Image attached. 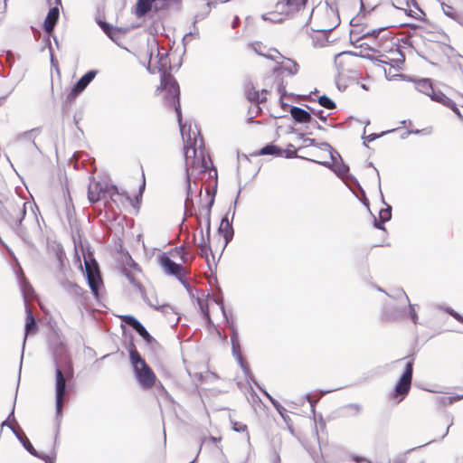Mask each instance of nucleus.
<instances>
[{
	"label": "nucleus",
	"mask_w": 463,
	"mask_h": 463,
	"mask_svg": "<svg viewBox=\"0 0 463 463\" xmlns=\"http://www.w3.org/2000/svg\"><path fill=\"white\" fill-rule=\"evenodd\" d=\"M52 353L55 366V410L60 422L62 418L64 399L70 392V382L74 375L71 357L61 342L52 343Z\"/></svg>",
	"instance_id": "1"
},
{
	"label": "nucleus",
	"mask_w": 463,
	"mask_h": 463,
	"mask_svg": "<svg viewBox=\"0 0 463 463\" xmlns=\"http://www.w3.org/2000/svg\"><path fill=\"white\" fill-rule=\"evenodd\" d=\"M164 57L159 58L158 71L160 72V88L166 90L165 103L168 108H173L176 113L177 121L182 138L184 139L186 123H183L182 110L180 104V88L176 80L170 73L171 65L167 51L164 52Z\"/></svg>",
	"instance_id": "2"
},
{
	"label": "nucleus",
	"mask_w": 463,
	"mask_h": 463,
	"mask_svg": "<svg viewBox=\"0 0 463 463\" xmlns=\"http://www.w3.org/2000/svg\"><path fill=\"white\" fill-rule=\"evenodd\" d=\"M191 124L188 127V133L184 132V139L183 140L186 142L184 146V158H185V169H186V196L193 197V194L195 190L198 189V184L195 181H191V176L194 175L196 167H195V156L197 155L196 150V136L195 132L193 131L194 138L191 137Z\"/></svg>",
	"instance_id": "3"
},
{
	"label": "nucleus",
	"mask_w": 463,
	"mask_h": 463,
	"mask_svg": "<svg viewBox=\"0 0 463 463\" xmlns=\"http://www.w3.org/2000/svg\"><path fill=\"white\" fill-rule=\"evenodd\" d=\"M16 277L17 280L20 285V288L22 291V294L24 296V301L25 306V313H26V321H25V326H24V335L23 340V347H22V355H21V363L20 366L23 363V357H24V346L27 340V336L29 335L35 334L38 331V323L37 320L31 310V308L28 306L27 298L31 293H33V288L25 278L23 269L21 267H19L18 270L16 271Z\"/></svg>",
	"instance_id": "4"
},
{
	"label": "nucleus",
	"mask_w": 463,
	"mask_h": 463,
	"mask_svg": "<svg viewBox=\"0 0 463 463\" xmlns=\"http://www.w3.org/2000/svg\"><path fill=\"white\" fill-rule=\"evenodd\" d=\"M413 375V362H407L405 368L400 376L399 380L395 383L394 389L392 393V398L396 400L399 403L402 402L405 397L409 394L411 387Z\"/></svg>",
	"instance_id": "5"
},
{
	"label": "nucleus",
	"mask_w": 463,
	"mask_h": 463,
	"mask_svg": "<svg viewBox=\"0 0 463 463\" xmlns=\"http://www.w3.org/2000/svg\"><path fill=\"white\" fill-rule=\"evenodd\" d=\"M84 275L86 277L88 285L95 298H99V292L103 286V282L99 272L98 262L93 259L92 256H88L84 257Z\"/></svg>",
	"instance_id": "6"
},
{
	"label": "nucleus",
	"mask_w": 463,
	"mask_h": 463,
	"mask_svg": "<svg viewBox=\"0 0 463 463\" xmlns=\"http://www.w3.org/2000/svg\"><path fill=\"white\" fill-rule=\"evenodd\" d=\"M0 214L11 227L19 226L26 214V203H9L4 209L0 207Z\"/></svg>",
	"instance_id": "7"
},
{
	"label": "nucleus",
	"mask_w": 463,
	"mask_h": 463,
	"mask_svg": "<svg viewBox=\"0 0 463 463\" xmlns=\"http://www.w3.org/2000/svg\"><path fill=\"white\" fill-rule=\"evenodd\" d=\"M119 192L116 185H103L99 182L92 183L88 187V199L91 204L100 200L110 199L115 201L114 196L118 195Z\"/></svg>",
	"instance_id": "8"
},
{
	"label": "nucleus",
	"mask_w": 463,
	"mask_h": 463,
	"mask_svg": "<svg viewBox=\"0 0 463 463\" xmlns=\"http://www.w3.org/2000/svg\"><path fill=\"white\" fill-rule=\"evenodd\" d=\"M9 429L12 430V432L14 434L17 439L21 442L24 449H26L32 456L43 459L45 463L55 462L56 452L54 449L52 451V456L42 452H38L23 431H17L14 426H9Z\"/></svg>",
	"instance_id": "9"
},
{
	"label": "nucleus",
	"mask_w": 463,
	"mask_h": 463,
	"mask_svg": "<svg viewBox=\"0 0 463 463\" xmlns=\"http://www.w3.org/2000/svg\"><path fill=\"white\" fill-rule=\"evenodd\" d=\"M97 71L90 70L82 75L71 87V91L67 95V101H73L80 96L88 85L94 80Z\"/></svg>",
	"instance_id": "10"
},
{
	"label": "nucleus",
	"mask_w": 463,
	"mask_h": 463,
	"mask_svg": "<svg viewBox=\"0 0 463 463\" xmlns=\"http://www.w3.org/2000/svg\"><path fill=\"white\" fill-rule=\"evenodd\" d=\"M133 370L136 378L142 388L149 389L155 384L156 380V374L146 363L142 364V365H138Z\"/></svg>",
	"instance_id": "11"
},
{
	"label": "nucleus",
	"mask_w": 463,
	"mask_h": 463,
	"mask_svg": "<svg viewBox=\"0 0 463 463\" xmlns=\"http://www.w3.org/2000/svg\"><path fill=\"white\" fill-rule=\"evenodd\" d=\"M389 27H391V26L386 25L383 27H379V28H376V29H373L371 31H367V32L364 33L361 36H358L357 38H354V35L359 34V33L357 32V30L353 29L350 32V43H351V44H353L355 47H361L365 50H373L367 43H359V42L365 38H376L379 36V34L382 32L385 31Z\"/></svg>",
	"instance_id": "12"
},
{
	"label": "nucleus",
	"mask_w": 463,
	"mask_h": 463,
	"mask_svg": "<svg viewBox=\"0 0 463 463\" xmlns=\"http://www.w3.org/2000/svg\"><path fill=\"white\" fill-rule=\"evenodd\" d=\"M61 286L63 290L71 298H73L76 302H79L81 305L86 303L88 299V292L80 288L78 284L66 279L61 283Z\"/></svg>",
	"instance_id": "13"
},
{
	"label": "nucleus",
	"mask_w": 463,
	"mask_h": 463,
	"mask_svg": "<svg viewBox=\"0 0 463 463\" xmlns=\"http://www.w3.org/2000/svg\"><path fill=\"white\" fill-rule=\"evenodd\" d=\"M159 263L166 274L175 276L177 279H180L179 277L184 270L181 264L175 262L166 253H163L159 256Z\"/></svg>",
	"instance_id": "14"
},
{
	"label": "nucleus",
	"mask_w": 463,
	"mask_h": 463,
	"mask_svg": "<svg viewBox=\"0 0 463 463\" xmlns=\"http://www.w3.org/2000/svg\"><path fill=\"white\" fill-rule=\"evenodd\" d=\"M195 167L196 170L199 169L200 174L208 173V179L213 181V190L210 192L208 189H206L207 194L210 196V194L213 192L215 189V192L217 191V170L214 166H212V169L209 168L208 163L204 159V157L202 156V158H196L195 157Z\"/></svg>",
	"instance_id": "15"
},
{
	"label": "nucleus",
	"mask_w": 463,
	"mask_h": 463,
	"mask_svg": "<svg viewBox=\"0 0 463 463\" xmlns=\"http://www.w3.org/2000/svg\"><path fill=\"white\" fill-rule=\"evenodd\" d=\"M268 90H262L261 92L256 90L252 84H248L245 90L246 99L252 103H255L254 109H256V113L258 114L261 109L259 106L260 103H262L267 100Z\"/></svg>",
	"instance_id": "16"
},
{
	"label": "nucleus",
	"mask_w": 463,
	"mask_h": 463,
	"mask_svg": "<svg viewBox=\"0 0 463 463\" xmlns=\"http://www.w3.org/2000/svg\"><path fill=\"white\" fill-rule=\"evenodd\" d=\"M401 77L407 78L411 81L414 83L415 90L419 92H421L425 94L426 96L430 97L432 99V97H434V94H436L437 90L434 89L432 85V81L430 79L428 78H422L418 80H413L409 76L405 75H400Z\"/></svg>",
	"instance_id": "17"
},
{
	"label": "nucleus",
	"mask_w": 463,
	"mask_h": 463,
	"mask_svg": "<svg viewBox=\"0 0 463 463\" xmlns=\"http://www.w3.org/2000/svg\"><path fill=\"white\" fill-rule=\"evenodd\" d=\"M307 0H279L276 8H282L286 15H292L296 12L304 9Z\"/></svg>",
	"instance_id": "18"
},
{
	"label": "nucleus",
	"mask_w": 463,
	"mask_h": 463,
	"mask_svg": "<svg viewBox=\"0 0 463 463\" xmlns=\"http://www.w3.org/2000/svg\"><path fill=\"white\" fill-rule=\"evenodd\" d=\"M350 56L364 57L361 53H357L352 51L341 52L335 55L334 65L337 70L338 75H341L345 70V67L350 63Z\"/></svg>",
	"instance_id": "19"
},
{
	"label": "nucleus",
	"mask_w": 463,
	"mask_h": 463,
	"mask_svg": "<svg viewBox=\"0 0 463 463\" xmlns=\"http://www.w3.org/2000/svg\"><path fill=\"white\" fill-rule=\"evenodd\" d=\"M60 16V10L58 6H52L49 9L48 14L43 23V29L47 33L46 36H51L54 27L56 26Z\"/></svg>",
	"instance_id": "20"
},
{
	"label": "nucleus",
	"mask_w": 463,
	"mask_h": 463,
	"mask_svg": "<svg viewBox=\"0 0 463 463\" xmlns=\"http://www.w3.org/2000/svg\"><path fill=\"white\" fill-rule=\"evenodd\" d=\"M289 113L296 123L306 124L313 122V117L308 109H304L297 106H290Z\"/></svg>",
	"instance_id": "21"
},
{
	"label": "nucleus",
	"mask_w": 463,
	"mask_h": 463,
	"mask_svg": "<svg viewBox=\"0 0 463 463\" xmlns=\"http://www.w3.org/2000/svg\"><path fill=\"white\" fill-rule=\"evenodd\" d=\"M218 232L223 236L225 246L232 240L234 235V229L232 222L228 219V214H225L221 221Z\"/></svg>",
	"instance_id": "22"
},
{
	"label": "nucleus",
	"mask_w": 463,
	"mask_h": 463,
	"mask_svg": "<svg viewBox=\"0 0 463 463\" xmlns=\"http://www.w3.org/2000/svg\"><path fill=\"white\" fill-rule=\"evenodd\" d=\"M122 273L123 275L128 279V281L136 288L138 289V291L140 292L141 294V297L143 298V300L148 305L150 306L151 307L153 308H157V306L156 304L155 303H152L149 299H148V296L146 295L145 289H144V287L142 286V284L140 282H138L134 275L128 271L126 268H123L122 269Z\"/></svg>",
	"instance_id": "23"
},
{
	"label": "nucleus",
	"mask_w": 463,
	"mask_h": 463,
	"mask_svg": "<svg viewBox=\"0 0 463 463\" xmlns=\"http://www.w3.org/2000/svg\"><path fill=\"white\" fill-rule=\"evenodd\" d=\"M310 161L312 162H315L317 164H319L321 165H324L327 168H330L332 169L337 176L339 177H344L345 175H346L348 174V171H349V166L345 164L342 160H341V163L340 164H337L335 167H333V165H335V163H329L327 161H317V160H312V159H309ZM336 162V160L335 161Z\"/></svg>",
	"instance_id": "24"
},
{
	"label": "nucleus",
	"mask_w": 463,
	"mask_h": 463,
	"mask_svg": "<svg viewBox=\"0 0 463 463\" xmlns=\"http://www.w3.org/2000/svg\"><path fill=\"white\" fill-rule=\"evenodd\" d=\"M156 1L157 0H137L136 4V15L138 18L143 17L152 10L153 5L155 6V9L157 10Z\"/></svg>",
	"instance_id": "25"
},
{
	"label": "nucleus",
	"mask_w": 463,
	"mask_h": 463,
	"mask_svg": "<svg viewBox=\"0 0 463 463\" xmlns=\"http://www.w3.org/2000/svg\"><path fill=\"white\" fill-rule=\"evenodd\" d=\"M127 348L129 354V361L133 369L137 368L138 365H142V364L144 363H146L145 359L142 358L135 344L132 341L129 342V345Z\"/></svg>",
	"instance_id": "26"
},
{
	"label": "nucleus",
	"mask_w": 463,
	"mask_h": 463,
	"mask_svg": "<svg viewBox=\"0 0 463 463\" xmlns=\"http://www.w3.org/2000/svg\"><path fill=\"white\" fill-rule=\"evenodd\" d=\"M283 149L273 143H269L261 147L254 156H272L275 157H282Z\"/></svg>",
	"instance_id": "27"
},
{
	"label": "nucleus",
	"mask_w": 463,
	"mask_h": 463,
	"mask_svg": "<svg viewBox=\"0 0 463 463\" xmlns=\"http://www.w3.org/2000/svg\"><path fill=\"white\" fill-rule=\"evenodd\" d=\"M214 201H215V189L210 194V200H209L207 205L204 207L205 232H206V235L208 236V238L211 237V212H212V208L214 204Z\"/></svg>",
	"instance_id": "28"
},
{
	"label": "nucleus",
	"mask_w": 463,
	"mask_h": 463,
	"mask_svg": "<svg viewBox=\"0 0 463 463\" xmlns=\"http://www.w3.org/2000/svg\"><path fill=\"white\" fill-rule=\"evenodd\" d=\"M232 353L239 365L241 366L243 373H246L249 374V364L243 358L241 351V345L238 344H232Z\"/></svg>",
	"instance_id": "29"
},
{
	"label": "nucleus",
	"mask_w": 463,
	"mask_h": 463,
	"mask_svg": "<svg viewBox=\"0 0 463 463\" xmlns=\"http://www.w3.org/2000/svg\"><path fill=\"white\" fill-rule=\"evenodd\" d=\"M98 24H99V27L101 28V30L104 32V33L114 42L116 41V39H115L116 34H118L121 33L120 28H118L117 26H113L112 24H109L106 21H101L100 19H99Z\"/></svg>",
	"instance_id": "30"
},
{
	"label": "nucleus",
	"mask_w": 463,
	"mask_h": 463,
	"mask_svg": "<svg viewBox=\"0 0 463 463\" xmlns=\"http://www.w3.org/2000/svg\"><path fill=\"white\" fill-rule=\"evenodd\" d=\"M289 15H286L282 8L278 9L275 12H269L267 14H263L261 18L265 21H270L275 24H280Z\"/></svg>",
	"instance_id": "31"
},
{
	"label": "nucleus",
	"mask_w": 463,
	"mask_h": 463,
	"mask_svg": "<svg viewBox=\"0 0 463 463\" xmlns=\"http://www.w3.org/2000/svg\"><path fill=\"white\" fill-rule=\"evenodd\" d=\"M379 291L385 293L388 297H390L392 299L395 300H403L404 301V307L410 302L409 297L407 296L406 292L402 288H394L392 290L391 293H387L385 290H383L381 288H378Z\"/></svg>",
	"instance_id": "32"
},
{
	"label": "nucleus",
	"mask_w": 463,
	"mask_h": 463,
	"mask_svg": "<svg viewBox=\"0 0 463 463\" xmlns=\"http://www.w3.org/2000/svg\"><path fill=\"white\" fill-rule=\"evenodd\" d=\"M432 100L435 102H439L442 104L443 106L449 108V109H456V103L453 99L446 96L442 91L437 90L436 94H434V97H432Z\"/></svg>",
	"instance_id": "33"
},
{
	"label": "nucleus",
	"mask_w": 463,
	"mask_h": 463,
	"mask_svg": "<svg viewBox=\"0 0 463 463\" xmlns=\"http://www.w3.org/2000/svg\"><path fill=\"white\" fill-rule=\"evenodd\" d=\"M326 4L329 7V10H330L331 14L335 15L336 23L334 25H332V26H330L328 28L317 29V32H321V33H324L325 35H327L329 33H331L340 24V18H339V14H338V10H337L336 5L333 4V3H329L327 1L326 2Z\"/></svg>",
	"instance_id": "34"
},
{
	"label": "nucleus",
	"mask_w": 463,
	"mask_h": 463,
	"mask_svg": "<svg viewBox=\"0 0 463 463\" xmlns=\"http://www.w3.org/2000/svg\"><path fill=\"white\" fill-rule=\"evenodd\" d=\"M135 331L143 338L147 345H150L151 347L158 345V342L149 334L143 325H140V326Z\"/></svg>",
	"instance_id": "35"
},
{
	"label": "nucleus",
	"mask_w": 463,
	"mask_h": 463,
	"mask_svg": "<svg viewBox=\"0 0 463 463\" xmlns=\"http://www.w3.org/2000/svg\"><path fill=\"white\" fill-rule=\"evenodd\" d=\"M442 10L446 16L453 19L457 23H458L461 26H463V15L458 14L457 11L450 5L442 4Z\"/></svg>",
	"instance_id": "36"
},
{
	"label": "nucleus",
	"mask_w": 463,
	"mask_h": 463,
	"mask_svg": "<svg viewBox=\"0 0 463 463\" xmlns=\"http://www.w3.org/2000/svg\"><path fill=\"white\" fill-rule=\"evenodd\" d=\"M201 234H202V240L200 241V243L198 244L199 246V249H200V256L205 258L207 263H209V259H208V251H212L211 250V247H210V238L208 239V236L206 235V237L203 236V230H201Z\"/></svg>",
	"instance_id": "37"
},
{
	"label": "nucleus",
	"mask_w": 463,
	"mask_h": 463,
	"mask_svg": "<svg viewBox=\"0 0 463 463\" xmlns=\"http://www.w3.org/2000/svg\"><path fill=\"white\" fill-rule=\"evenodd\" d=\"M383 203L385 205V208H383L379 211V219L387 222L392 219V206L385 203L382 190L380 191Z\"/></svg>",
	"instance_id": "38"
},
{
	"label": "nucleus",
	"mask_w": 463,
	"mask_h": 463,
	"mask_svg": "<svg viewBox=\"0 0 463 463\" xmlns=\"http://www.w3.org/2000/svg\"><path fill=\"white\" fill-rule=\"evenodd\" d=\"M392 5L396 9H403V5L405 6H414L418 9L421 14H424L423 11L420 8L416 0H394L392 3Z\"/></svg>",
	"instance_id": "39"
},
{
	"label": "nucleus",
	"mask_w": 463,
	"mask_h": 463,
	"mask_svg": "<svg viewBox=\"0 0 463 463\" xmlns=\"http://www.w3.org/2000/svg\"><path fill=\"white\" fill-rule=\"evenodd\" d=\"M461 399H463V393H457L455 395L449 396H440L439 397V403L444 406H449Z\"/></svg>",
	"instance_id": "40"
},
{
	"label": "nucleus",
	"mask_w": 463,
	"mask_h": 463,
	"mask_svg": "<svg viewBox=\"0 0 463 463\" xmlns=\"http://www.w3.org/2000/svg\"><path fill=\"white\" fill-rule=\"evenodd\" d=\"M318 104L326 109H335L336 108L335 102L326 95L319 96L317 99Z\"/></svg>",
	"instance_id": "41"
},
{
	"label": "nucleus",
	"mask_w": 463,
	"mask_h": 463,
	"mask_svg": "<svg viewBox=\"0 0 463 463\" xmlns=\"http://www.w3.org/2000/svg\"><path fill=\"white\" fill-rule=\"evenodd\" d=\"M316 147H317L321 150L328 151V153L330 155V158L333 161V163H335V156L334 154H335L341 159L340 155L335 150H334V148L327 142H317V145L316 146Z\"/></svg>",
	"instance_id": "42"
},
{
	"label": "nucleus",
	"mask_w": 463,
	"mask_h": 463,
	"mask_svg": "<svg viewBox=\"0 0 463 463\" xmlns=\"http://www.w3.org/2000/svg\"><path fill=\"white\" fill-rule=\"evenodd\" d=\"M120 317L123 323L132 327L134 330H136L140 326V325H142L141 322L132 315H124L121 316Z\"/></svg>",
	"instance_id": "43"
},
{
	"label": "nucleus",
	"mask_w": 463,
	"mask_h": 463,
	"mask_svg": "<svg viewBox=\"0 0 463 463\" xmlns=\"http://www.w3.org/2000/svg\"><path fill=\"white\" fill-rule=\"evenodd\" d=\"M45 47H48L50 52V61L52 67L55 68L59 71V64L57 59L54 57L53 49L52 47L51 40L49 36L44 37Z\"/></svg>",
	"instance_id": "44"
},
{
	"label": "nucleus",
	"mask_w": 463,
	"mask_h": 463,
	"mask_svg": "<svg viewBox=\"0 0 463 463\" xmlns=\"http://www.w3.org/2000/svg\"><path fill=\"white\" fill-rule=\"evenodd\" d=\"M331 392H332V390L320 391V395L316 400L312 398L310 393L306 394L305 398L310 404L311 411L313 413H315V406H316L317 402L319 401V399L321 398V396L326 395Z\"/></svg>",
	"instance_id": "45"
},
{
	"label": "nucleus",
	"mask_w": 463,
	"mask_h": 463,
	"mask_svg": "<svg viewBox=\"0 0 463 463\" xmlns=\"http://www.w3.org/2000/svg\"><path fill=\"white\" fill-rule=\"evenodd\" d=\"M399 55H400L399 58L390 59V63H389L390 70L392 68H395L398 70L402 69V67L405 61V56L403 55V53L402 52H399Z\"/></svg>",
	"instance_id": "46"
},
{
	"label": "nucleus",
	"mask_w": 463,
	"mask_h": 463,
	"mask_svg": "<svg viewBox=\"0 0 463 463\" xmlns=\"http://www.w3.org/2000/svg\"><path fill=\"white\" fill-rule=\"evenodd\" d=\"M305 107L309 110V112H311V116L312 115L316 116L322 122H326V121L327 117L329 116V114H326L323 109H314V108H312V107H310L308 105H305Z\"/></svg>",
	"instance_id": "47"
},
{
	"label": "nucleus",
	"mask_w": 463,
	"mask_h": 463,
	"mask_svg": "<svg viewBox=\"0 0 463 463\" xmlns=\"http://www.w3.org/2000/svg\"><path fill=\"white\" fill-rule=\"evenodd\" d=\"M231 423H232V429L236 431V432H246V437H247V439L249 440L250 439V435L247 431V425L242 423V422H239V421H236V420H231Z\"/></svg>",
	"instance_id": "48"
},
{
	"label": "nucleus",
	"mask_w": 463,
	"mask_h": 463,
	"mask_svg": "<svg viewBox=\"0 0 463 463\" xmlns=\"http://www.w3.org/2000/svg\"><path fill=\"white\" fill-rule=\"evenodd\" d=\"M177 254L179 255L183 263H187L192 260L194 256L191 255L187 250H184V246L176 248Z\"/></svg>",
	"instance_id": "49"
},
{
	"label": "nucleus",
	"mask_w": 463,
	"mask_h": 463,
	"mask_svg": "<svg viewBox=\"0 0 463 463\" xmlns=\"http://www.w3.org/2000/svg\"><path fill=\"white\" fill-rule=\"evenodd\" d=\"M288 61L290 64H289V65H286V66H284V68H283V69H284L286 71H288V73L289 75H295V74H297V73H298V68H299L298 64L295 61H293V60H291V59H288Z\"/></svg>",
	"instance_id": "50"
},
{
	"label": "nucleus",
	"mask_w": 463,
	"mask_h": 463,
	"mask_svg": "<svg viewBox=\"0 0 463 463\" xmlns=\"http://www.w3.org/2000/svg\"><path fill=\"white\" fill-rule=\"evenodd\" d=\"M148 299L152 303L156 304V306H157V308H156V310H160V311H162L164 313H169L170 311L175 313L173 307L170 305H168V304L159 305V301H158L156 297H155L153 299H150L148 298Z\"/></svg>",
	"instance_id": "51"
},
{
	"label": "nucleus",
	"mask_w": 463,
	"mask_h": 463,
	"mask_svg": "<svg viewBox=\"0 0 463 463\" xmlns=\"http://www.w3.org/2000/svg\"><path fill=\"white\" fill-rule=\"evenodd\" d=\"M241 188L239 189L238 193H237V195L233 201V203L230 205L226 214H228V216L230 214H232L231 216V221L233 222V219H234V215H235V212H236V206H237V203H238V199H239V196L241 194Z\"/></svg>",
	"instance_id": "52"
},
{
	"label": "nucleus",
	"mask_w": 463,
	"mask_h": 463,
	"mask_svg": "<svg viewBox=\"0 0 463 463\" xmlns=\"http://www.w3.org/2000/svg\"><path fill=\"white\" fill-rule=\"evenodd\" d=\"M230 331H231V343L232 344L240 343L239 335H238V331L234 326V321H232V326H231Z\"/></svg>",
	"instance_id": "53"
},
{
	"label": "nucleus",
	"mask_w": 463,
	"mask_h": 463,
	"mask_svg": "<svg viewBox=\"0 0 463 463\" xmlns=\"http://www.w3.org/2000/svg\"><path fill=\"white\" fill-rule=\"evenodd\" d=\"M244 374V378L245 380L249 383H252L254 386H256L258 389L260 387V383H258V381L256 380V378L254 377L253 373H251L250 371V368L249 367V374H247L246 373H243Z\"/></svg>",
	"instance_id": "54"
},
{
	"label": "nucleus",
	"mask_w": 463,
	"mask_h": 463,
	"mask_svg": "<svg viewBox=\"0 0 463 463\" xmlns=\"http://www.w3.org/2000/svg\"><path fill=\"white\" fill-rule=\"evenodd\" d=\"M392 131H394V129L387 130V131H383V132H382V133H380V134L372 133V134H370V135H368V136H366V137H364V136H363L362 137H363V138H364V139H365L366 141H368V142H372V141H373V140H375V139H377V138H379V137H381L384 136L385 134L390 133V132H392Z\"/></svg>",
	"instance_id": "55"
},
{
	"label": "nucleus",
	"mask_w": 463,
	"mask_h": 463,
	"mask_svg": "<svg viewBox=\"0 0 463 463\" xmlns=\"http://www.w3.org/2000/svg\"><path fill=\"white\" fill-rule=\"evenodd\" d=\"M213 301L220 307L223 317H226V309L223 303L222 295L213 297Z\"/></svg>",
	"instance_id": "56"
},
{
	"label": "nucleus",
	"mask_w": 463,
	"mask_h": 463,
	"mask_svg": "<svg viewBox=\"0 0 463 463\" xmlns=\"http://www.w3.org/2000/svg\"><path fill=\"white\" fill-rule=\"evenodd\" d=\"M251 47H252V49L254 50V52H255L256 53H258L259 55H263V56L267 57L268 59H269V60H272V61H276V56L271 55V54L266 55V54H264V53L261 52V50H260V43H252V44H251Z\"/></svg>",
	"instance_id": "57"
},
{
	"label": "nucleus",
	"mask_w": 463,
	"mask_h": 463,
	"mask_svg": "<svg viewBox=\"0 0 463 463\" xmlns=\"http://www.w3.org/2000/svg\"><path fill=\"white\" fill-rule=\"evenodd\" d=\"M271 404L276 409L278 413L284 419V420L287 421V418L284 415L286 409L277 400H275V402L272 401Z\"/></svg>",
	"instance_id": "58"
},
{
	"label": "nucleus",
	"mask_w": 463,
	"mask_h": 463,
	"mask_svg": "<svg viewBox=\"0 0 463 463\" xmlns=\"http://www.w3.org/2000/svg\"><path fill=\"white\" fill-rule=\"evenodd\" d=\"M368 58L372 61H374V63L377 65V66H380L382 64H387L389 65L390 63V59L386 56H381L379 58H374L373 56H368Z\"/></svg>",
	"instance_id": "59"
},
{
	"label": "nucleus",
	"mask_w": 463,
	"mask_h": 463,
	"mask_svg": "<svg viewBox=\"0 0 463 463\" xmlns=\"http://www.w3.org/2000/svg\"><path fill=\"white\" fill-rule=\"evenodd\" d=\"M12 229L17 233V235L20 238H22L24 241H26L27 233H26L25 228L23 226L22 223L19 226L17 225L16 227H13Z\"/></svg>",
	"instance_id": "60"
},
{
	"label": "nucleus",
	"mask_w": 463,
	"mask_h": 463,
	"mask_svg": "<svg viewBox=\"0 0 463 463\" xmlns=\"http://www.w3.org/2000/svg\"><path fill=\"white\" fill-rule=\"evenodd\" d=\"M406 306L409 307V316L411 321L416 325L418 323V315L416 313V310L414 308V305L411 304L409 302Z\"/></svg>",
	"instance_id": "61"
},
{
	"label": "nucleus",
	"mask_w": 463,
	"mask_h": 463,
	"mask_svg": "<svg viewBox=\"0 0 463 463\" xmlns=\"http://www.w3.org/2000/svg\"><path fill=\"white\" fill-rule=\"evenodd\" d=\"M298 153L295 149H289V148H287V149H283V152H282V157H286V158H295V157H298Z\"/></svg>",
	"instance_id": "62"
},
{
	"label": "nucleus",
	"mask_w": 463,
	"mask_h": 463,
	"mask_svg": "<svg viewBox=\"0 0 463 463\" xmlns=\"http://www.w3.org/2000/svg\"><path fill=\"white\" fill-rule=\"evenodd\" d=\"M34 130H35V129H32V130H30V131H26V132L23 133V134L21 135V137H24V138H25V139H28V140L32 141V145H33L34 147H36V148H37V146H36L35 142H34V141H33V131H34Z\"/></svg>",
	"instance_id": "63"
},
{
	"label": "nucleus",
	"mask_w": 463,
	"mask_h": 463,
	"mask_svg": "<svg viewBox=\"0 0 463 463\" xmlns=\"http://www.w3.org/2000/svg\"><path fill=\"white\" fill-rule=\"evenodd\" d=\"M141 202H142V194H137L134 200L131 201V204L134 208H137V209H139L140 207V204H141Z\"/></svg>",
	"instance_id": "64"
}]
</instances>
